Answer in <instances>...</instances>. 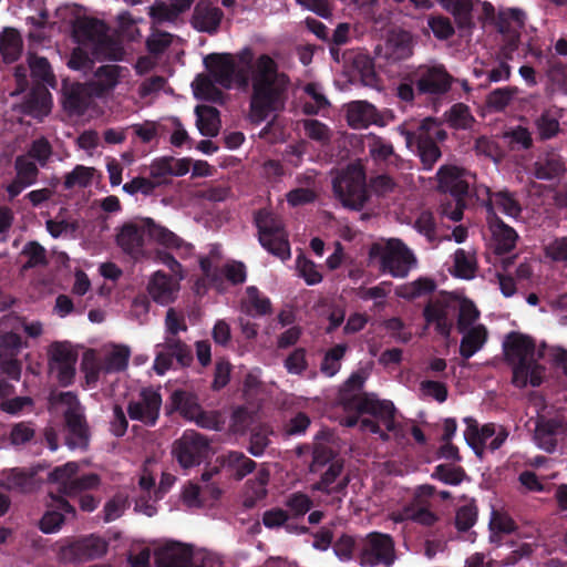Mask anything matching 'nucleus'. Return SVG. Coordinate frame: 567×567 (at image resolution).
Segmentation results:
<instances>
[{
    "instance_id": "obj_1",
    "label": "nucleus",
    "mask_w": 567,
    "mask_h": 567,
    "mask_svg": "<svg viewBox=\"0 0 567 567\" xmlns=\"http://www.w3.org/2000/svg\"><path fill=\"white\" fill-rule=\"evenodd\" d=\"M238 60L243 65H251L254 92L249 118L259 124L284 106V94L289 80L284 73L277 72V65L269 55L262 54L254 61L251 50L244 49L239 52Z\"/></svg>"
},
{
    "instance_id": "obj_2",
    "label": "nucleus",
    "mask_w": 567,
    "mask_h": 567,
    "mask_svg": "<svg viewBox=\"0 0 567 567\" xmlns=\"http://www.w3.org/2000/svg\"><path fill=\"white\" fill-rule=\"evenodd\" d=\"M131 354L128 346L114 342L105 343L99 350H86L82 357V370L86 384L95 385L109 374L125 371Z\"/></svg>"
},
{
    "instance_id": "obj_3",
    "label": "nucleus",
    "mask_w": 567,
    "mask_h": 567,
    "mask_svg": "<svg viewBox=\"0 0 567 567\" xmlns=\"http://www.w3.org/2000/svg\"><path fill=\"white\" fill-rule=\"evenodd\" d=\"M331 184L334 198L347 209L362 210L370 200L365 169L360 162L338 169Z\"/></svg>"
},
{
    "instance_id": "obj_4",
    "label": "nucleus",
    "mask_w": 567,
    "mask_h": 567,
    "mask_svg": "<svg viewBox=\"0 0 567 567\" xmlns=\"http://www.w3.org/2000/svg\"><path fill=\"white\" fill-rule=\"evenodd\" d=\"M126 73L127 70L125 68L115 64L100 66L85 86L74 84L65 89V107L81 113L85 109V104L80 100V95L84 90L92 96L104 97L116 87Z\"/></svg>"
},
{
    "instance_id": "obj_5",
    "label": "nucleus",
    "mask_w": 567,
    "mask_h": 567,
    "mask_svg": "<svg viewBox=\"0 0 567 567\" xmlns=\"http://www.w3.org/2000/svg\"><path fill=\"white\" fill-rule=\"evenodd\" d=\"M369 257L382 272L395 278L406 277L416 265L413 252L400 239L394 238L373 244Z\"/></svg>"
},
{
    "instance_id": "obj_6",
    "label": "nucleus",
    "mask_w": 567,
    "mask_h": 567,
    "mask_svg": "<svg viewBox=\"0 0 567 567\" xmlns=\"http://www.w3.org/2000/svg\"><path fill=\"white\" fill-rule=\"evenodd\" d=\"M158 567H221L220 558L213 554H193L190 548L179 543H167L156 550Z\"/></svg>"
},
{
    "instance_id": "obj_7",
    "label": "nucleus",
    "mask_w": 567,
    "mask_h": 567,
    "mask_svg": "<svg viewBox=\"0 0 567 567\" xmlns=\"http://www.w3.org/2000/svg\"><path fill=\"white\" fill-rule=\"evenodd\" d=\"M256 223L262 247L281 260L290 258V247L281 220L269 212H260L256 217Z\"/></svg>"
},
{
    "instance_id": "obj_8",
    "label": "nucleus",
    "mask_w": 567,
    "mask_h": 567,
    "mask_svg": "<svg viewBox=\"0 0 567 567\" xmlns=\"http://www.w3.org/2000/svg\"><path fill=\"white\" fill-rule=\"evenodd\" d=\"M394 544L389 535L380 533L369 534L361 543V566H391L395 560Z\"/></svg>"
},
{
    "instance_id": "obj_9",
    "label": "nucleus",
    "mask_w": 567,
    "mask_h": 567,
    "mask_svg": "<svg viewBox=\"0 0 567 567\" xmlns=\"http://www.w3.org/2000/svg\"><path fill=\"white\" fill-rule=\"evenodd\" d=\"M147 237V225L145 218L127 221L116 229L115 243L118 248L134 260H142L148 257L145 249Z\"/></svg>"
},
{
    "instance_id": "obj_10",
    "label": "nucleus",
    "mask_w": 567,
    "mask_h": 567,
    "mask_svg": "<svg viewBox=\"0 0 567 567\" xmlns=\"http://www.w3.org/2000/svg\"><path fill=\"white\" fill-rule=\"evenodd\" d=\"M172 453L183 468L199 465L210 454L209 442L196 432H186L176 440Z\"/></svg>"
},
{
    "instance_id": "obj_11",
    "label": "nucleus",
    "mask_w": 567,
    "mask_h": 567,
    "mask_svg": "<svg viewBox=\"0 0 567 567\" xmlns=\"http://www.w3.org/2000/svg\"><path fill=\"white\" fill-rule=\"evenodd\" d=\"M72 37L78 45L89 48L93 55H106L104 23L90 18H79L73 23Z\"/></svg>"
},
{
    "instance_id": "obj_12",
    "label": "nucleus",
    "mask_w": 567,
    "mask_h": 567,
    "mask_svg": "<svg viewBox=\"0 0 567 567\" xmlns=\"http://www.w3.org/2000/svg\"><path fill=\"white\" fill-rule=\"evenodd\" d=\"M161 406V394L152 388H144L128 401L127 414L131 420L152 426L158 419Z\"/></svg>"
},
{
    "instance_id": "obj_13",
    "label": "nucleus",
    "mask_w": 567,
    "mask_h": 567,
    "mask_svg": "<svg viewBox=\"0 0 567 567\" xmlns=\"http://www.w3.org/2000/svg\"><path fill=\"white\" fill-rule=\"evenodd\" d=\"M503 349L505 359L512 367L543 357V351L537 348L534 339L519 332L509 333L503 342Z\"/></svg>"
},
{
    "instance_id": "obj_14",
    "label": "nucleus",
    "mask_w": 567,
    "mask_h": 567,
    "mask_svg": "<svg viewBox=\"0 0 567 567\" xmlns=\"http://www.w3.org/2000/svg\"><path fill=\"white\" fill-rule=\"evenodd\" d=\"M49 369L56 379L68 384L75 374L76 353L69 342L55 341L48 348Z\"/></svg>"
},
{
    "instance_id": "obj_15",
    "label": "nucleus",
    "mask_w": 567,
    "mask_h": 567,
    "mask_svg": "<svg viewBox=\"0 0 567 567\" xmlns=\"http://www.w3.org/2000/svg\"><path fill=\"white\" fill-rule=\"evenodd\" d=\"M416 87L422 94L439 95L447 92L452 78L442 64L420 65L415 71Z\"/></svg>"
},
{
    "instance_id": "obj_16",
    "label": "nucleus",
    "mask_w": 567,
    "mask_h": 567,
    "mask_svg": "<svg viewBox=\"0 0 567 567\" xmlns=\"http://www.w3.org/2000/svg\"><path fill=\"white\" fill-rule=\"evenodd\" d=\"M357 409L360 414L365 413L377 417L395 437L402 435L400 424L395 421L396 409L391 401L365 395L360 399Z\"/></svg>"
},
{
    "instance_id": "obj_17",
    "label": "nucleus",
    "mask_w": 567,
    "mask_h": 567,
    "mask_svg": "<svg viewBox=\"0 0 567 567\" xmlns=\"http://www.w3.org/2000/svg\"><path fill=\"white\" fill-rule=\"evenodd\" d=\"M454 295L441 296L431 301L423 311L427 324H434L443 337H449L453 327Z\"/></svg>"
},
{
    "instance_id": "obj_18",
    "label": "nucleus",
    "mask_w": 567,
    "mask_h": 567,
    "mask_svg": "<svg viewBox=\"0 0 567 567\" xmlns=\"http://www.w3.org/2000/svg\"><path fill=\"white\" fill-rule=\"evenodd\" d=\"M204 63L214 81L223 87H230L235 79L246 83V76L239 70L236 72L231 54L214 53L204 59Z\"/></svg>"
},
{
    "instance_id": "obj_19",
    "label": "nucleus",
    "mask_w": 567,
    "mask_h": 567,
    "mask_svg": "<svg viewBox=\"0 0 567 567\" xmlns=\"http://www.w3.org/2000/svg\"><path fill=\"white\" fill-rule=\"evenodd\" d=\"M182 280L177 277L168 276L162 270H157L150 276L146 290L153 301L167 306L176 300Z\"/></svg>"
},
{
    "instance_id": "obj_20",
    "label": "nucleus",
    "mask_w": 567,
    "mask_h": 567,
    "mask_svg": "<svg viewBox=\"0 0 567 567\" xmlns=\"http://www.w3.org/2000/svg\"><path fill=\"white\" fill-rule=\"evenodd\" d=\"M436 175L439 187L456 197L467 194L470 186L475 181L471 173L453 165L442 166Z\"/></svg>"
},
{
    "instance_id": "obj_21",
    "label": "nucleus",
    "mask_w": 567,
    "mask_h": 567,
    "mask_svg": "<svg viewBox=\"0 0 567 567\" xmlns=\"http://www.w3.org/2000/svg\"><path fill=\"white\" fill-rule=\"evenodd\" d=\"M414 40L410 32L401 29L392 30L384 43L380 47V53L389 61L398 62L410 58L413 53Z\"/></svg>"
},
{
    "instance_id": "obj_22",
    "label": "nucleus",
    "mask_w": 567,
    "mask_h": 567,
    "mask_svg": "<svg viewBox=\"0 0 567 567\" xmlns=\"http://www.w3.org/2000/svg\"><path fill=\"white\" fill-rule=\"evenodd\" d=\"M16 178L7 186L10 198L35 183L39 174L37 165L27 156H18L14 162Z\"/></svg>"
},
{
    "instance_id": "obj_23",
    "label": "nucleus",
    "mask_w": 567,
    "mask_h": 567,
    "mask_svg": "<svg viewBox=\"0 0 567 567\" xmlns=\"http://www.w3.org/2000/svg\"><path fill=\"white\" fill-rule=\"evenodd\" d=\"M399 132L405 137L408 147H412L414 142H416L424 167L431 169L434 163L441 157V151L437 145L427 137H424V134L411 132L405 124L399 127Z\"/></svg>"
},
{
    "instance_id": "obj_24",
    "label": "nucleus",
    "mask_w": 567,
    "mask_h": 567,
    "mask_svg": "<svg viewBox=\"0 0 567 567\" xmlns=\"http://www.w3.org/2000/svg\"><path fill=\"white\" fill-rule=\"evenodd\" d=\"M172 403L185 419L195 421L202 426H210L198 404L197 398L193 393L181 390L175 391L172 394Z\"/></svg>"
},
{
    "instance_id": "obj_25",
    "label": "nucleus",
    "mask_w": 567,
    "mask_h": 567,
    "mask_svg": "<svg viewBox=\"0 0 567 567\" xmlns=\"http://www.w3.org/2000/svg\"><path fill=\"white\" fill-rule=\"evenodd\" d=\"M145 223L147 225V238L158 246L166 249L190 251V245L184 243L176 234L168 228L156 224L154 219L146 217Z\"/></svg>"
},
{
    "instance_id": "obj_26",
    "label": "nucleus",
    "mask_w": 567,
    "mask_h": 567,
    "mask_svg": "<svg viewBox=\"0 0 567 567\" xmlns=\"http://www.w3.org/2000/svg\"><path fill=\"white\" fill-rule=\"evenodd\" d=\"M347 121L351 127L359 130L371 124H381V116L372 104L358 101L348 105Z\"/></svg>"
},
{
    "instance_id": "obj_27",
    "label": "nucleus",
    "mask_w": 567,
    "mask_h": 567,
    "mask_svg": "<svg viewBox=\"0 0 567 567\" xmlns=\"http://www.w3.org/2000/svg\"><path fill=\"white\" fill-rule=\"evenodd\" d=\"M538 359L513 367V383L517 388L538 386L544 380V368Z\"/></svg>"
},
{
    "instance_id": "obj_28",
    "label": "nucleus",
    "mask_w": 567,
    "mask_h": 567,
    "mask_svg": "<svg viewBox=\"0 0 567 567\" xmlns=\"http://www.w3.org/2000/svg\"><path fill=\"white\" fill-rule=\"evenodd\" d=\"M561 118V109L556 106L545 109L534 122L538 137L540 140H549L555 137L560 131Z\"/></svg>"
},
{
    "instance_id": "obj_29",
    "label": "nucleus",
    "mask_w": 567,
    "mask_h": 567,
    "mask_svg": "<svg viewBox=\"0 0 567 567\" xmlns=\"http://www.w3.org/2000/svg\"><path fill=\"white\" fill-rule=\"evenodd\" d=\"M437 2L453 16L460 28L473 27V9L480 0H437Z\"/></svg>"
},
{
    "instance_id": "obj_30",
    "label": "nucleus",
    "mask_w": 567,
    "mask_h": 567,
    "mask_svg": "<svg viewBox=\"0 0 567 567\" xmlns=\"http://www.w3.org/2000/svg\"><path fill=\"white\" fill-rule=\"evenodd\" d=\"M482 192H485L487 199V208L492 210H498L504 215L516 218L520 214V205L517 199L507 190H499L491 194L489 189L482 187Z\"/></svg>"
},
{
    "instance_id": "obj_31",
    "label": "nucleus",
    "mask_w": 567,
    "mask_h": 567,
    "mask_svg": "<svg viewBox=\"0 0 567 567\" xmlns=\"http://www.w3.org/2000/svg\"><path fill=\"white\" fill-rule=\"evenodd\" d=\"M223 19V11L216 7L199 3L196 6L192 23L202 32H215Z\"/></svg>"
},
{
    "instance_id": "obj_32",
    "label": "nucleus",
    "mask_w": 567,
    "mask_h": 567,
    "mask_svg": "<svg viewBox=\"0 0 567 567\" xmlns=\"http://www.w3.org/2000/svg\"><path fill=\"white\" fill-rule=\"evenodd\" d=\"M56 507L59 511H48L41 518L40 529L45 534L58 532L64 523L65 515L75 517L74 507L63 498H56Z\"/></svg>"
},
{
    "instance_id": "obj_33",
    "label": "nucleus",
    "mask_w": 567,
    "mask_h": 567,
    "mask_svg": "<svg viewBox=\"0 0 567 567\" xmlns=\"http://www.w3.org/2000/svg\"><path fill=\"white\" fill-rule=\"evenodd\" d=\"M341 473V466L338 464H331L328 470L324 472L321 481L313 485V491H320L326 493L328 496H331V502L340 501L344 495L346 482L338 481Z\"/></svg>"
},
{
    "instance_id": "obj_34",
    "label": "nucleus",
    "mask_w": 567,
    "mask_h": 567,
    "mask_svg": "<svg viewBox=\"0 0 567 567\" xmlns=\"http://www.w3.org/2000/svg\"><path fill=\"white\" fill-rule=\"evenodd\" d=\"M497 429L498 426H495L494 424H486L478 429L476 424L467 421L464 437L476 455L482 456L484 447L488 446V443L494 434H496Z\"/></svg>"
},
{
    "instance_id": "obj_35",
    "label": "nucleus",
    "mask_w": 567,
    "mask_h": 567,
    "mask_svg": "<svg viewBox=\"0 0 567 567\" xmlns=\"http://www.w3.org/2000/svg\"><path fill=\"white\" fill-rule=\"evenodd\" d=\"M79 466L75 462H69L62 466L54 468L49 474V482L56 485L59 492L64 495H74L75 475Z\"/></svg>"
},
{
    "instance_id": "obj_36",
    "label": "nucleus",
    "mask_w": 567,
    "mask_h": 567,
    "mask_svg": "<svg viewBox=\"0 0 567 567\" xmlns=\"http://www.w3.org/2000/svg\"><path fill=\"white\" fill-rule=\"evenodd\" d=\"M477 269L475 251L471 248H460L454 252L451 272L461 279H472Z\"/></svg>"
},
{
    "instance_id": "obj_37",
    "label": "nucleus",
    "mask_w": 567,
    "mask_h": 567,
    "mask_svg": "<svg viewBox=\"0 0 567 567\" xmlns=\"http://www.w3.org/2000/svg\"><path fill=\"white\" fill-rule=\"evenodd\" d=\"M460 344V353L468 359L478 352L487 340V330L483 324H476L465 330Z\"/></svg>"
},
{
    "instance_id": "obj_38",
    "label": "nucleus",
    "mask_w": 567,
    "mask_h": 567,
    "mask_svg": "<svg viewBox=\"0 0 567 567\" xmlns=\"http://www.w3.org/2000/svg\"><path fill=\"white\" fill-rule=\"evenodd\" d=\"M197 116L196 125L204 136H216L220 130L219 113L216 109L207 105H198L195 109Z\"/></svg>"
},
{
    "instance_id": "obj_39",
    "label": "nucleus",
    "mask_w": 567,
    "mask_h": 567,
    "mask_svg": "<svg viewBox=\"0 0 567 567\" xmlns=\"http://www.w3.org/2000/svg\"><path fill=\"white\" fill-rule=\"evenodd\" d=\"M66 445L71 450L85 449L89 445V429L83 416H73L66 422Z\"/></svg>"
},
{
    "instance_id": "obj_40",
    "label": "nucleus",
    "mask_w": 567,
    "mask_h": 567,
    "mask_svg": "<svg viewBox=\"0 0 567 567\" xmlns=\"http://www.w3.org/2000/svg\"><path fill=\"white\" fill-rule=\"evenodd\" d=\"M560 424L556 421H540L535 429V442L539 449L553 452L557 445Z\"/></svg>"
},
{
    "instance_id": "obj_41",
    "label": "nucleus",
    "mask_w": 567,
    "mask_h": 567,
    "mask_svg": "<svg viewBox=\"0 0 567 567\" xmlns=\"http://www.w3.org/2000/svg\"><path fill=\"white\" fill-rule=\"evenodd\" d=\"M221 465L231 472L237 480H241L255 470L256 463L241 452H229L223 456Z\"/></svg>"
},
{
    "instance_id": "obj_42",
    "label": "nucleus",
    "mask_w": 567,
    "mask_h": 567,
    "mask_svg": "<svg viewBox=\"0 0 567 567\" xmlns=\"http://www.w3.org/2000/svg\"><path fill=\"white\" fill-rule=\"evenodd\" d=\"M241 305L244 310L250 315L265 316L271 312L270 299L255 286L247 287L246 298Z\"/></svg>"
},
{
    "instance_id": "obj_43",
    "label": "nucleus",
    "mask_w": 567,
    "mask_h": 567,
    "mask_svg": "<svg viewBox=\"0 0 567 567\" xmlns=\"http://www.w3.org/2000/svg\"><path fill=\"white\" fill-rule=\"evenodd\" d=\"M455 310H458L457 329L460 332H464L475 326L474 323L480 317V311L473 301L454 296V311Z\"/></svg>"
},
{
    "instance_id": "obj_44",
    "label": "nucleus",
    "mask_w": 567,
    "mask_h": 567,
    "mask_svg": "<svg viewBox=\"0 0 567 567\" xmlns=\"http://www.w3.org/2000/svg\"><path fill=\"white\" fill-rule=\"evenodd\" d=\"M22 49V40L13 29H6L0 34V54L8 63L16 61Z\"/></svg>"
},
{
    "instance_id": "obj_45",
    "label": "nucleus",
    "mask_w": 567,
    "mask_h": 567,
    "mask_svg": "<svg viewBox=\"0 0 567 567\" xmlns=\"http://www.w3.org/2000/svg\"><path fill=\"white\" fill-rule=\"evenodd\" d=\"M491 230L498 252L508 251L515 246L517 238L515 230L502 220L495 219L492 221Z\"/></svg>"
},
{
    "instance_id": "obj_46",
    "label": "nucleus",
    "mask_w": 567,
    "mask_h": 567,
    "mask_svg": "<svg viewBox=\"0 0 567 567\" xmlns=\"http://www.w3.org/2000/svg\"><path fill=\"white\" fill-rule=\"evenodd\" d=\"M52 405L60 410L69 422L73 416H83V410L75 394L72 392H63L51 398Z\"/></svg>"
},
{
    "instance_id": "obj_47",
    "label": "nucleus",
    "mask_w": 567,
    "mask_h": 567,
    "mask_svg": "<svg viewBox=\"0 0 567 567\" xmlns=\"http://www.w3.org/2000/svg\"><path fill=\"white\" fill-rule=\"evenodd\" d=\"M1 486L9 491L30 492L37 486V483L33 474L12 470L1 482Z\"/></svg>"
},
{
    "instance_id": "obj_48",
    "label": "nucleus",
    "mask_w": 567,
    "mask_h": 567,
    "mask_svg": "<svg viewBox=\"0 0 567 567\" xmlns=\"http://www.w3.org/2000/svg\"><path fill=\"white\" fill-rule=\"evenodd\" d=\"M95 168L76 165L70 173L65 175L64 187L66 189L80 187L84 188L92 184L95 176Z\"/></svg>"
},
{
    "instance_id": "obj_49",
    "label": "nucleus",
    "mask_w": 567,
    "mask_h": 567,
    "mask_svg": "<svg viewBox=\"0 0 567 567\" xmlns=\"http://www.w3.org/2000/svg\"><path fill=\"white\" fill-rule=\"evenodd\" d=\"M268 472L259 471L255 480L249 482L244 499V505L246 507H252L257 501L266 496V485L268 484Z\"/></svg>"
},
{
    "instance_id": "obj_50",
    "label": "nucleus",
    "mask_w": 567,
    "mask_h": 567,
    "mask_svg": "<svg viewBox=\"0 0 567 567\" xmlns=\"http://www.w3.org/2000/svg\"><path fill=\"white\" fill-rule=\"evenodd\" d=\"M319 193V188L313 179L308 178L307 185L305 187H298L290 190L286 197L287 202L290 206L296 207L300 205H305L308 203H312Z\"/></svg>"
},
{
    "instance_id": "obj_51",
    "label": "nucleus",
    "mask_w": 567,
    "mask_h": 567,
    "mask_svg": "<svg viewBox=\"0 0 567 567\" xmlns=\"http://www.w3.org/2000/svg\"><path fill=\"white\" fill-rule=\"evenodd\" d=\"M434 289L435 284L432 279L419 278L412 282L400 286L396 293L404 299H414L432 292Z\"/></svg>"
},
{
    "instance_id": "obj_52",
    "label": "nucleus",
    "mask_w": 567,
    "mask_h": 567,
    "mask_svg": "<svg viewBox=\"0 0 567 567\" xmlns=\"http://www.w3.org/2000/svg\"><path fill=\"white\" fill-rule=\"evenodd\" d=\"M157 348H162V350L169 353L172 358L175 357L183 365H187L192 361V353L188 347L174 336H166L164 342L157 344Z\"/></svg>"
},
{
    "instance_id": "obj_53",
    "label": "nucleus",
    "mask_w": 567,
    "mask_h": 567,
    "mask_svg": "<svg viewBox=\"0 0 567 567\" xmlns=\"http://www.w3.org/2000/svg\"><path fill=\"white\" fill-rule=\"evenodd\" d=\"M217 84L214 79L209 75H198L192 83L194 95L197 99L216 101L220 96L219 90L216 87Z\"/></svg>"
},
{
    "instance_id": "obj_54",
    "label": "nucleus",
    "mask_w": 567,
    "mask_h": 567,
    "mask_svg": "<svg viewBox=\"0 0 567 567\" xmlns=\"http://www.w3.org/2000/svg\"><path fill=\"white\" fill-rule=\"evenodd\" d=\"M367 143L369 154L375 162H384L394 154L392 144L380 136L369 134Z\"/></svg>"
},
{
    "instance_id": "obj_55",
    "label": "nucleus",
    "mask_w": 567,
    "mask_h": 567,
    "mask_svg": "<svg viewBox=\"0 0 567 567\" xmlns=\"http://www.w3.org/2000/svg\"><path fill=\"white\" fill-rule=\"evenodd\" d=\"M564 172L563 162L556 156L540 158L536 162L535 174L539 179H551Z\"/></svg>"
},
{
    "instance_id": "obj_56",
    "label": "nucleus",
    "mask_w": 567,
    "mask_h": 567,
    "mask_svg": "<svg viewBox=\"0 0 567 567\" xmlns=\"http://www.w3.org/2000/svg\"><path fill=\"white\" fill-rule=\"evenodd\" d=\"M347 344L340 343L330 349L321 363V371L328 375L333 377L340 370L341 359L347 352Z\"/></svg>"
},
{
    "instance_id": "obj_57",
    "label": "nucleus",
    "mask_w": 567,
    "mask_h": 567,
    "mask_svg": "<svg viewBox=\"0 0 567 567\" xmlns=\"http://www.w3.org/2000/svg\"><path fill=\"white\" fill-rule=\"evenodd\" d=\"M445 117L447 123L455 128H468L474 122L468 107L462 103L453 105L445 114Z\"/></svg>"
},
{
    "instance_id": "obj_58",
    "label": "nucleus",
    "mask_w": 567,
    "mask_h": 567,
    "mask_svg": "<svg viewBox=\"0 0 567 567\" xmlns=\"http://www.w3.org/2000/svg\"><path fill=\"white\" fill-rule=\"evenodd\" d=\"M80 539L86 560L99 558L107 551L109 543L101 536L92 534Z\"/></svg>"
},
{
    "instance_id": "obj_59",
    "label": "nucleus",
    "mask_w": 567,
    "mask_h": 567,
    "mask_svg": "<svg viewBox=\"0 0 567 567\" xmlns=\"http://www.w3.org/2000/svg\"><path fill=\"white\" fill-rule=\"evenodd\" d=\"M296 269L307 285L313 286L322 281V275L318 266L310 259L299 256L296 260Z\"/></svg>"
},
{
    "instance_id": "obj_60",
    "label": "nucleus",
    "mask_w": 567,
    "mask_h": 567,
    "mask_svg": "<svg viewBox=\"0 0 567 567\" xmlns=\"http://www.w3.org/2000/svg\"><path fill=\"white\" fill-rule=\"evenodd\" d=\"M420 395L423 399H433L443 403L447 399L446 384L434 380H422L420 382Z\"/></svg>"
},
{
    "instance_id": "obj_61",
    "label": "nucleus",
    "mask_w": 567,
    "mask_h": 567,
    "mask_svg": "<svg viewBox=\"0 0 567 567\" xmlns=\"http://www.w3.org/2000/svg\"><path fill=\"white\" fill-rule=\"evenodd\" d=\"M392 519L394 522L411 519L423 525H432L436 520V516L426 508L405 507L402 513L392 515Z\"/></svg>"
},
{
    "instance_id": "obj_62",
    "label": "nucleus",
    "mask_w": 567,
    "mask_h": 567,
    "mask_svg": "<svg viewBox=\"0 0 567 567\" xmlns=\"http://www.w3.org/2000/svg\"><path fill=\"white\" fill-rule=\"evenodd\" d=\"M427 25L433 34L440 39L445 40L454 34V27L449 18L443 16H430Z\"/></svg>"
},
{
    "instance_id": "obj_63",
    "label": "nucleus",
    "mask_w": 567,
    "mask_h": 567,
    "mask_svg": "<svg viewBox=\"0 0 567 567\" xmlns=\"http://www.w3.org/2000/svg\"><path fill=\"white\" fill-rule=\"evenodd\" d=\"M58 558L63 563H80L86 560L84 558L81 539L62 545L58 551Z\"/></svg>"
},
{
    "instance_id": "obj_64",
    "label": "nucleus",
    "mask_w": 567,
    "mask_h": 567,
    "mask_svg": "<svg viewBox=\"0 0 567 567\" xmlns=\"http://www.w3.org/2000/svg\"><path fill=\"white\" fill-rule=\"evenodd\" d=\"M513 147L527 150L533 145V137L530 131L522 125H517L505 133Z\"/></svg>"
}]
</instances>
